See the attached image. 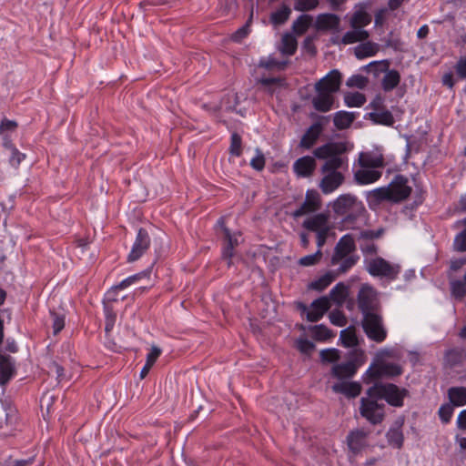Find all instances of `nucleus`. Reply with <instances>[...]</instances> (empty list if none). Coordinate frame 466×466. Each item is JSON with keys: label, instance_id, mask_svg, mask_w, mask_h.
<instances>
[{"label": "nucleus", "instance_id": "423d86ee", "mask_svg": "<svg viewBox=\"0 0 466 466\" xmlns=\"http://www.w3.org/2000/svg\"><path fill=\"white\" fill-rule=\"evenodd\" d=\"M379 398L370 396L362 397L360 404V413L370 424L378 425L381 423L385 417V404L379 402Z\"/></svg>", "mask_w": 466, "mask_h": 466}, {"label": "nucleus", "instance_id": "5fc2aeb1", "mask_svg": "<svg viewBox=\"0 0 466 466\" xmlns=\"http://www.w3.org/2000/svg\"><path fill=\"white\" fill-rule=\"evenodd\" d=\"M339 350L337 349H326L320 351V359L322 362L333 363L339 359Z\"/></svg>", "mask_w": 466, "mask_h": 466}, {"label": "nucleus", "instance_id": "bf43d9fd", "mask_svg": "<svg viewBox=\"0 0 466 466\" xmlns=\"http://www.w3.org/2000/svg\"><path fill=\"white\" fill-rule=\"evenodd\" d=\"M330 322L338 327H344L347 324L345 315L339 309L332 310L329 315Z\"/></svg>", "mask_w": 466, "mask_h": 466}, {"label": "nucleus", "instance_id": "4d7b16f0", "mask_svg": "<svg viewBox=\"0 0 466 466\" xmlns=\"http://www.w3.org/2000/svg\"><path fill=\"white\" fill-rule=\"evenodd\" d=\"M453 410H454V406L451 405V403H445L440 407L438 413H439L440 419L441 420V421L443 423L450 422L451 416L453 414Z\"/></svg>", "mask_w": 466, "mask_h": 466}, {"label": "nucleus", "instance_id": "13d9d810", "mask_svg": "<svg viewBox=\"0 0 466 466\" xmlns=\"http://www.w3.org/2000/svg\"><path fill=\"white\" fill-rule=\"evenodd\" d=\"M319 4V0H296L294 9L306 12L314 9Z\"/></svg>", "mask_w": 466, "mask_h": 466}, {"label": "nucleus", "instance_id": "c03bdc74", "mask_svg": "<svg viewBox=\"0 0 466 466\" xmlns=\"http://www.w3.org/2000/svg\"><path fill=\"white\" fill-rule=\"evenodd\" d=\"M148 276L147 271H142L137 274H134L132 276L127 277V279H123L120 283L114 286L113 289H124L128 288L129 286L137 283L138 280H140L143 278H147Z\"/></svg>", "mask_w": 466, "mask_h": 466}, {"label": "nucleus", "instance_id": "0eeeda50", "mask_svg": "<svg viewBox=\"0 0 466 466\" xmlns=\"http://www.w3.org/2000/svg\"><path fill=\"white\" fill-rule=\"evenodd\" d=\"M366 269L373 277L394 280L400 271V267L396 264H390L381 257H377L368 262Z\"/></svg>", "mask_w": 466, "mask_h": 466}, {"label": "nucleus", "instance_id": "e2e57ef3", "mask_svg": "<svg viewBox=\"0 0 466 466\" xmlns=\"http://www.w3.org/2000/svg\"><path fill=\"white\" fill-rule=\"evenodd\" d=\"M11 150L10 164L12 166H18L25 157V155L19 152V150L12 145L8 147Z\"/></svg>", "mask_w": 466, "mask_h": 466}, {"label": "nucleus", "instance_id": "09e8293b", "mask_svg": "<svg viewBox=\"0 0 466 466\" xmlns=\"http://www.w3.org/2000/svg\"><path fill=\"white\" fill-rule=\"evenodd\" d=\"M359 256L351 255L349 257H345L340 260V264L337 269L338 274L345 273L349 269H350L359 260Z\"/></svg>", "mask_w": 466, "mask_h": 466}, {"label": "nucleus", "instance_id": "9d476101", "mask_svg": "<svg viewBox=\"0 0 466 466\" xmlns=\"http://www.w3.org/2000/svg\"><path fill=\"white\" fill-rule=\"evenodd\" d=\"M383 234L384 228H382L377 230H361L357 238L360 251L366 256L376 255L378 253V246L374 243V240L381 238Z\"/></svg>", "mask_w": 466, "mask_h": 466}, {"label": "nucleus", "instance_id": "5701e85b", "mask_svg": "<svg viewBox=\"0 0 466 466\" xmlns=\"http://www.w3.org/2000/svg\"><path fill=\"white\" fill-rule=\"evenodd\" d=\"M382 175L375 168L361 167L354 172V180L358 185H368L378 181Z\"/></svg>", "mask_w": 466, "mask_h": 466}, {"label": "nucleus", "instance_id": "bb28decb", "mask_svg": "<svg viewBox=\"0 0 466 466\" xmlns=\"http://www.w3.org/2000/svg\"><path fill=\"white\" fill-rule=\"evenodd\" d=\"M358 114L355 112L338 111L333 116V123L338 130L349 128L356 119Z\"/></svg>", "mask_w": 466, "mask_h": 466}, {"label": "nucleus", "instance_id": "603ef678", "mask_svg": "<svg viewBox=\"0 0 466 466\" xmlns=\"http://www.w3.org/2000/svg\"><path fill=\"white\" fill-rule=\"evenodd\" d=\"M369 80L367 77L361 75H353L348 78L346 85L349 87H357L360 89H363L368 85Z\"/></svg>", "mask_w": 466, "mask_h": 466}, {"label": "nucleus", "instance_id": "ea45409f", "mask_svg": "<svg viewBox=\"0 0 466 466\" xmlns=\"http://www.w3.org/2000/svg\"><path fill=\"white\" fill-rule=\"evenodd\" d=\"M366 102V97L363 94L355 92V93H347L344 96V103L349 107H360L363 106Z\"/></svg>", "mask_w": 466, "mask_h": 466}, {"label": "nucleus", "instance_id": "8fccbe9b", "mask_svg": "<svg viewBox=\"0 0 466 466\" xmlns=\"http://www.w3.org/2000/svg\"><path fill=\"white\" fill-rule=\"evenodd\" d=\"M339 339L341 340V343L345 347L355 346L358 341L354 331H351L349 329L340 331Z\"/></svg>", "mask_w": 466, "mask_h": 466}, {"label": "nucleus", "instance_id": "412c9836", "mask_svg": "<svg viewBox=\"0 0 466 466\" xmlns=\"http://www.w3.org/2000/svg\"><path fill=\"white\" fill-rule=\"evenodd\" d=\"M293 168L299 177H308L313 174L316 168V161L312 157H302L294 162Z\"/></svg>", "mask_w": 466, "mask_h": 466}, {"label": "nucleus", "instance_id": "ddd939ff", "mask_svg": "<svg viewBox=\"0 0 466 466\" xmlns=\"http://www.w3.org/2000/svg\"><path fill=\"white\" fill-rule=\"evenodd\" d=\"M409 179L403 175H396L389 185L393 202H400L409 198L411 187L408 185Z\"/></svg>", "mask_w": 466, "mask_h": 466}, {"label": "nucleus", "instance_id": "a18cd8bd", "mask_svg": "<svg viewBox=\"0 0 466 466\" xmlns=\"http://www.w3.org/2000/svg\"><path fill=\"white\" fill-rule=\"evenodd\" d=\"M297 50L296 39L289 35H286L282 38L281 53L287 56H292Z\"/></svg>", "mask_w": 466, "mask_h": 466}, {"label": "nucleus", "instance_id": "052dcab7", "mask_svg": "<svg viewBox=\"0 0 466 466\" xmlns=\"http://www.w3.org/2000/svg\"><path fill=\"white\" fill-rule=\"evenodd\" d=\"M453 248L458 252L466 251V228L455 236Z\"/></svg>", "mask_w": 466, "mask_h": 466}, {"label": "nucleus", "instance_id": "dca6fc26", "mask_svg": "<svg viewBox=\"0 0 466 466\" xmlns=\"http://www.w3.org/2000/svg\"><path fill=\"white\" fill-rule=\"evenodd\" d=\"M320 208V198L318 191L311 189L306 192L304 202L293 212L294 218H299L306 214L314 212Z\"/></svg>", "mask_w": 466, "mask_h": 466}, {"label": "nucleus", "instance_id": "0e129e2a", "mask_svg": "<svg viewBox=\"0 0 466 466\" xmlns=\"http://www.w3.org/2000/svg\"><path fill=\"white\" fill-rule=\"evenodd\" d=\"M452 294L457 298H463L466 294L465 283L461 280L451 282Z\"/></svg>", "mask_w": 466, "mask_h": 466}, {"label": "nucleus", "instance_id": "338daca9", "mask_svg": "<svg viewBox=\"0 0 466 466\" xmlns=\"http://www.w3.org/2000/svg\"><path fill=\"white\" fill-rule=\"evenodd\" d=\"M248 24L238 28L232 35L231 39L234 42L239 43L243 38L248 35Z\"/></svg>", "mask_w": 466, "mask_h": 466}, {"label": "nucleus", "instance_id": "f03ea898", "mask_svg": "<svg viewBox=\"0 0 466 466\" xmlns=\"http://www.w3.org/2000/svg\"><path fill=\"white\" fill-rule=\"evenodd\" d=\"M366 394L373 398H379L380 400H385L388 404L393 407H402L403 400L409 395L406 389H400L393 383H375L370 387Z\"/></svg>", "mask_w": 466, "mask_h": 466}, {"label": "nucleus", "instance_id": "4468645a", "mask_svg": "<svg viewBox=\"0 0 466 466\" xmlns=\"http://www.w3.org/2000/svg\"><path fill=\"white\" fill-rule=\"evenodd\" d=\"M150 247V237L145 228H139L131 251L127 256L128 262L139 259Z\"/></svg>", "mask_w": 466, "mask_h": 466}, {"label": "nucleus", "instance_id": "49530a36", "mask_svg": "<svg viewBox=\"0 0 466 466\" xmlns=\"http://www.w3.org/2000/svg\"><path fill=\"white\" fill-rule=\"evenodd\" d=\"M104 312H105V331L106 334H108L114 328L116 320V313L114 311L113 308L105 305L104 306Z\"/></svg>", "mask_w": 466, "mask_h": 466}, {"label": "nucleus", "instance_id": "a211bd4d", "mask_svg": "<svg viewBox=\"0 0 466 466\" xmlns=\"http://www.w3.org/2000/svg\"><path fill=\"white\" fill-rule=\"evenodd\" d=\"M330 307L331 305L327 296L313 300L309 306V310L307 311V320L309 322L319 321Z\"/></svg>", "mask_w": 466, "mask_h": 466}, {"label": "nucleus", "instance_id": "2f4dec72", "mask_svg": "<svg viewBox=\"0 0 466 466\" xmlns=\"http://www.w3.org/2000/svg\"><path fill=\"white\" fill-rule=\"evenodd\" d=\"M349 294L348 287L343 282L337 283L329 293V299L342 305Z\"/></svg>", "mask_w": 466, "mask_h": 466}, {"label": "nucleus", "instance_id": "7c9ffc66", "mask_svg": "<svg viewBox=\"0 0 466 466\" xmlns=\"http://www.w3.org/2000/svg\"><path fill=\"white\" fill-rule=\"evenodd\" d=\"M339 17L335 14H321L317 17V27L322 30L336 29L339 25Z\"/></svg>", "mask_w": 466, "mask_h": 466}, {"label": "nucleus", "instance_id": "58836bf2", "mask_svg": "<svg viewBox=\"0 0 466 466\" xmlns=\"http://www.w3.org/2000/svg\"><path fill=\"white\" fill-rule=\"evenodd\" d=\"M291 10L289 6L283 5L271 14L270 21L275 25H283L289 17Z\"/></svg>", "mask_w": 466, "mask_h": 466}, {"label": "nucleus", "instance_id": "f3484780", "mask_svg": "<svg viewBox=\"0 0 466 466\" xmlns=\"http://www.w3.org/2000/svg\"><path fill=\"white\" fill-rule=\"evenodd\" d=\"M370 434V431L364 429L351 431L347 436L349 449L355 454L360 452L368 445L367 438Z\"/></svg>", "mask_w": 466, "mask_h": 466}, {"label": "nucleus", "instance_id": "f704fd0d", "mask_svg": "<svg viewBox=\"0 0 466 466\" xmlns=\"http://www.w3.org/2000/svg\"><path fill=\"white\" fill-rule=\"evenodd\" d=\"M369 198L376 204L384 200L392 201V195L389 187H378L369 192Z\"/></svg>", "mask_w": 466, "mask_h": 466}, {"label": "nucleus", "instance_id": "cd10ccee", "mask_svg": "<svg viewBox=\"0 0 466 466\" xmlns=\"http://www.w3.org/2000/svg\"><path fill=\"white\" fill-rule=\"evenodd\" d=\"M327 221L328 218L326 215L317 214L304 220L302 227L308 230L318 233L325 228H328Z\"/></svg>", "mask_w": 466, "mask_h": 466}, {"label": "nucleus", "instance_id": "f257e3e1", "mask_svg": "<svg viewBox=\"0 0 466 466\" xmlns=\"http://www.w3.org/2000/svg\"><path fill=\"white\" fill-rule=\"evenodd\" d=\"M332 209L338 216H345L344 221L349 223H353L365 212L362 202L350 193L339 196L333 202Z\"/></svg>", "mask_w": 466, "mask_h": 466}, {"label": "nucleus", "instance_id": "e433bc0d", "mask_svg": "<svg viewBox=\"0 0 466 466\" xmlns=\"http://www.w3.org/2000/svg\"><path fill=\"white\" fill-rule=\"evenodd\" d=\"M371 22L370 15L362 10L357 11L351 17L350 25L353 28H360L368 25Z\"/></svg>", "mask_w": 466, "mask_h": 466}, {"label": "nucleus", "instance_id": "9b49d317", "mask_svg": "<svg viewBox=\"0 0 466 466\" xmlns=\"http://www.w3.org/2000/svg\"><path fill=\"white\" fill-rule=\"evenodd\" d=\"M356 250L354 238L350 234H346L339 238L334 248V253L330 259V264L335 266L340 262L345 257L351 256Z\"/></svg>", "mask_w": 466, "mask_h": 466}, {"label": "nucleus", "instance_id": "c756f323", "mask_svg": "<svg viewBox=\"0 0 466 466\" xmlns=\"http://www.w3.org/2000/svg\"><path fill=\"white\" fill-rule=\"evenodd\" d=\"M368 118L373 123L391 127L395 120L393 115L388 109H381L379 111H372L368 113Z\"/></svg>", "mask_w": 466, "mask_h": 466}, {"label": "nucleus", "instance_id": "4c0bfd02", "mask_svg": "<svg viewBox=\"0 0 466 466\" xmlns=\"http://www.w3.org/2000/svg\"><path fill=\"white\" fill-rule=\"evenodd\" d=\"M311 22V16L301 15L293 22L292 28L297 35H302L308 30Z\"/></svg>", "mask_w": 466, "mask_h": 466}, {"label": "nucleus", "instance_id": "39448f33", "mask_svg": "<svg viewBox=\"0 0 466 466\" xmlns=\"http://www.w3.org/2000/svg\"><path fill=\"white\" fill-rule=\"evenodd\" d=\"M358 308L362 316L382 311L378 292L370 285H362L357 296Z\"/></svg>", "mask_w": 466, "mask_h": 466}, {"label": "nucleus", "instance_id": "680f3d73", "mask_svg": "<svg viewBox=\"0 0 466 466\" xmlns=\"http://www.w3.org/2000/svg\"><path fill=\"white\" fill-rule=\"evenodd\" d=\"M235 248L231 247V244L224 243V247L222 248V259L227 261L228 267H231L233 264L232 258L235 256Z\"/></svg>", "mask_w": 466, "mask_h": 466}, {"label": "nucleus", "instance_id": "aec40b11", "mask_svg": "<svg viewBox=\"0 0 466 466\" xmlns=\"http://www.w3.org/2000/svg\"><path fill=\"white\" fill-rule=\"evenodd\" d=\"M316 96L311 99L314 109L321 113L330 111L335 103L334 94L324 91H316Z\"/></svg>", "mask_w": 466, "mask_h": 466}, {"label": "nucleus", "instance_id": "a878e982", "mask_svg": "<svg viewBox=\"0 0 466 466\" xmlns=\"http://www.w3.org/2000/svg\"><path fill=\"white\" fill-rule=\"evenodd\" d=\"M357 371V365L354 361L349 360L340 364H335L331 369L333 377L341 380L353 377Z\"/></svg>", "mask_w": 466, "mask_h": 466}, {"label": "nucleus", "instance_id": "f8f14e48", "mask_svg": "<svg viewBox=\"0 0 466 466\" xmlns=\"http://www.w3.org/2000/svg\"><path fill=\"white\" fill-rule=\"evenodd\" d=\"M342 75L338 69L329 71L324 77L314 85L315 91H324L335 94L340 88Z\"/></svg>", "mask_w": 466, "mask_h": 466}, {"label": "nucleus", "instance_id": "6e6d98bb", "mask_svg": "<svg viewBox=\"0 0 466 466\" xmlns=\"http://www.w3.org/2000/svg\"><path fill=\"white\" fill-rule=\"evenodd\" d=\"M52 318L53 333L56 335L65 327V316L63 314H57L55 311L50 312Z\"/></svg>", "mask_w": 466, "mask_h": 466}, {"label": "nucleus", "instance_id": "c9c22d12", "mask_svg": "<svg viewBox=\"0 0 466 466\" xmlns=\"http://www.w3.org/2000/svg\"><path fill=\"white\" fill-rule=\"evenodd\" d=\"M376 52L377 46L370 42L360 44L355 48V56L359 59L372 56Z\"/></svg>", "mask_w": 466, "mask_h": 466}, {"label": "nucleus", "instance_id": "6ab92c4d", "mask_svg": "<svg viewBox=\"0 0 466 466\" xmlns=\"http://www.w3.org/2000/svg\"><path fill=\"white\" fill-rule=\"evenodd\" d=\"M324 177L319 182V188L323 194H329L339 187L344 182V176L341 172L323 173Z\"/></svg>", "mask_w": 466, "mask_h": 466}, {"label": "nucleus", "instance_id": "393cba45", "mask_svg": "<svg viewBox=\"0 0 466 466\" xmlns=\"http://www.w3.org/2000/svg\"><path fill=\"white\" fill-rule=\"evenodd\" d=\"M332 390L336 393H341L348 398H356L361 392V385L357 381H343L335 383Z\"/></svg>", "mask_w": 466, "mask_h": 466}, {"label": "nucleus", "instance_id": "4be33fe9", "mask_svg": "<svg viewBox=\"0 0 466 466\" xmlns=\"http://www.w3.org/2000/svg\"><path fill=\"white\" fill-rule=\"evenodd\" d=\"M359 165L364 168H380L385 166L384 157L381 154L372 152H361L359 156Z\"/></svg>", "mask_w": 466, "mask_h": 466}, {"label": "nucleus", "instance_id": "864d4df0", "mask_svg": "<svg viewBox=\"0 0 466 466\" xmlns=\"http://www.w3.org/2000/svg\"><path fill=\"white\" fill-rule=\"evenodd\" d=\"M322 252L318 249L314 254L307 255L299 258V264L302 267L316 265L321 258Z\"/></svg>", "mask_w": 466, "mask_h": 466}, {"label": "nucleus", "instance_id": "3c124183", "mask_svg": "<svg viewBox=\"0 0 466 466\" xmlns=\"http://www.w3.org/2000/svg\"><path fill=\"white\" fill-rule=\"evenodd\" d=\"M255 153V157L250 160V166L257 171H262L266 163L265 156L258 147L256 148Z\"/></svg>", "mask_w": 466, "mask_h": 466}, {"label": "nucleus", "instance_id": "a19ab883", "mask_svg": "<svg viewBox=\"0 0 466 466\" xmlns=\"http://www.w3.org/2000/svg\"><path fill=\"white\" fill-rule=\"evenodd\" d=\"M311 332L312 338L316 340H327L334 336L332 331L323 324L313 326Z\"/></svg>", "mask_w": 466, "mask_h": 466}, {"label": "nucleus", "instance_id": "37998d69", "mask_svg": "<svg viewBox=\"0 0 466 466\" xmlns=\"http://www.w3.org/2000/svg\"><path fill=\"white\" fill-rule=\"evenodd\" d=\"M387 440L390 445L400 449L403 445V434L400 430L399 429H390L387 432Z\"/></svg>", "mask_w": 466, "mask_h": 466}, {"label": "nucleus", "instance_id": "69168bd1", "mask_svg": "<svg viewBox=\"0 0 466 466\" xmlns=\"http://www.w3.org/2000/svg\"><path fill=\"white\" fill-rule=\"evenodd\" d=\"M224 241L226 244H231V247L236 248L238 246V234H232L228 228H224Z\"/></svg>", "mask_w": 466, "mask_h": 466}, {"label": "nucleus", "instance_id": "473e14b6", "mask_svg": "<svg viewBox=\"0 0 466 466\" xmlns=\"http://www.w3.org/2000/svg\"><path fill=\"white\" fill-rule=\"evenodd\" d=\"M451 404L453 406H464L466 404V388L451 387L448 390Z\"/></svg>", "mask_w": 466, "mask_h": 466}, {"label": "nucleus", "instance_id": "1a4fd4ad", "mask_svg": "<svg viewBox=\"0 0 466 466\" xmlns=\"http://www.w3.org/2000/svg\"><path fill=\"white\" fill-rule=\"evenodd\" d=\"M311 117L317 119L302 136L299 147L309 149L318 140L323 131L324 125L329 123L330 116H319L311 114Z\"/></svg>", "mask_w": 466, "mask_h": 466}, {"label": "nucleus", "instance_id": "72a5a7b5", "mask_svg": "<svg viewBox=\"0 0 466 466\" xmlns=\"http://www.w3.org/2000/svg\"><path fill=\"white\" fill-rule=\"evenodd\" d=\"M369 37V33L366 30L354 28V30L348 31L342 36L341 42L344 45H350L356 42L365 41Z\"/></svg>", "mask_w": 466, "mask_h": 466}, {"label": "nucleus", "instance_id": "79ce46f5", "mask_svg": "<svg viewBox=\"0 0 466 466\" xmlns=\"http://www.w3.org/2000/svg\"><path fill=\"white\" fill-rule=\"evenodd\" d=\"M334 279L335 277L329 272L321 276L319 279L312 281L309 285V288L315 290L321 291L325 289L328 286H329Z\"/></svg>", "mask_w": 466, "mask_h": 466}, {"label": "nucleus", "instance_id": "20e7f679", "mask_svg": "<svg viewBox=\"0 0 466 466\" xmlns=\"http://www.w3.org/2000/svg\"><path fill=\"white\" fill-rule=\"evenodd\" d=\"M366 67L369 72H373L374 75L384 73L381 79V88L384 92L392 91L400 83V74L396 69H390V63L387 60L371 62Z\"/></svg>", "mask_w": 466, "mask_h": 466}, {"label": "nucleus", "instance_id": "c85d7f7f", "mask_svg": "<svg viewBox=\"0 0 466 466\" xmlns=\"http://www.w3.org/2000/svg\"><path fill=\"white\" fill-rule=\"evenodd\" d=\"M321 167L322 173L339 172V169L348 167L347 157H328Z\"/></svg>", "mask_w": 466, "mask_h": 466}, {"label": "nucleus", "instance_id": "774afa93", "mask_svg": "<svg viewBox=\"0 0 466 466\" xmlns=\"http://www.w3.org/2000/svg\"><path fill=\"white\" fill-rule=\"evenodd\" d=\"M456 73L461 78H466V58H461L457 62Z\"/></svg>", "mask_w": 466, "mask_h": 466}, {"label": "nucleus", "instance_id": "b1692460", "mask_svg": "<svg viewBox=\"0 0 466 466\" xmlns=\"http://www.w3.org/2000/svg\"><path fill=\"white\" fill-rule=\"evenodd\" d=\"M15 372V362L8 355H0V385L6 384Z\"/></svg>", "mask_w": 466, "mask_h": 466}, {"label": "nucleus", "instance_id": "de8ad7c7", "mask_svg": "<svg viewBox=\"0 0 466 466\" xmlns=\"http://www.w3.org/2000/svg\"><path fill=\"white\" fill-rule=\"evenodd\" d=\"M229 153L236 157H240L242 154V139L236 132L231 135Z\"/></svg>", "mask_w": 466, "mask_h": 466}, {"label": "nucleus", "instance_id": "7ed1b4c3", "mask_svg": "<svg viewBox=\"0 0 466 466\" xmlns=\"http://www.w3.org/2000/svg\"><path fill=\"white\" fill-rule=\"evenodd\" d=\"M361 326L370 340L381 343L386 339L388 331L384 325L382 311L362 316Z\"/></svg>", "mask_w": 466, "mask_h": 466}, {"label": "nucleus", "instance_id": "6e6552de", "mask_svg": "<svg viewBox=\"0 0 466 466\" xmlns=\"http://www.w3.org/2000/svg\"><path fill=\"white\" fill-rule=\"evenodd\" d=\"M401 373L402 368L399 364L378 361L370 365L365 373L367 377L365 382L369 383L371 380H379L383 377H396Z\"/></svg>", "mask_w": 466, "mask_h": 466}, {"label": "nucleus", "instance_id": "2eb2a0df", "mask_svg": "<svg viewBox=\"0 0 466 466\" xmlns=\"http://www.w3.org/2000/svg\"><path fill=\"white\" fill-rule=\"evenodd\" d=\"M348 151V144L346 142H328L314 149L313 154L317 158H327L328 157H343L342 155Z\"/></svg>", "mask_w": 466, "mask_h": 466}]
</instances>
